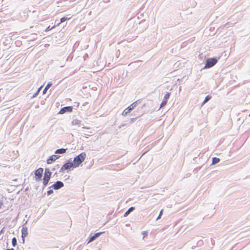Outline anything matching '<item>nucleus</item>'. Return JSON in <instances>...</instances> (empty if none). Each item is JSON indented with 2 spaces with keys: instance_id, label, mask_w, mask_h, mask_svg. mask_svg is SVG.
<instances>
[{
  "instance_id": "1",
  "label": "nucleus",
  "mask_w": 250,
  "mask_h": 250,
  "mask_svg": "<svg viewBox=\"0 0 250 250\" xmlns=\"http://www.w3.org/2000/svg\"><path fill=\"white\" fill-rule=\"evenodd\" d=\"M221 56L208 58L205 63L204 69H208L214 66L218 62Z\"/></svg>"
},
{
  "instance_id": "2",
  "label": "nucleus",
  "mask_w": 250,
  "mask_h": 250,
  "mask_svg": "<svg viewBox=\"0 0 250 250\" xmlns=\"http://www.w3.org/2000/svg\"><path fill=\"white\" fill-rule=\"evenodd\" d=\"M86 157V154L84 152L81 153L80 154L76 156L73 160V163L74 167H77L84 161Z\"/></svg>"
},
{
  "instance_id": "3",
  "label": "nucleus",
  "mask_w": 250,
  "mask_h": 250,
  "mask_svg": "<svg viewBox=\"0 0 250 250\" xmlns=\"http://www.w3.org/2000/svg\"><path fill=\"white\" fill-rule=\"evenodd\" d=\"M51 172L49 169L46 168L44 173L43 178L42 179V184L43 186H46L50 179Z\"/></svg>"
},
{
  "instance_id": "4",
  "label": "nucleus",
  "mask_w": 250,
  "mask_h": 250,
  "mask_svg": "<svg viewBox=\"0 0 250 250\" xmlns=\"http://www.w3.org/2000/svg\"><path fill=\"white\" fill-rule=\"evenodd\" d=\"M43 171V169L42 167H40L38 168L35 171V179L36 181L39 182L41 181L42 180V176Z\"/></svg>"
},
{
  "instance_id": "5",
  "label": "nucleus",
  "mask_w": 250,
  "mask_h": 250,
  "mask_svg": "<svg viewBox=\"0 0 250 250\" xmlns=\"http://www.w3.org/2000/svg\"><path fill=\"white\" fill-rule=\"evenodd\" d=\"M170 95L171 93L169 92H166V93L165 94L163 101L160 104V108L162 107L167 104Z\"/></svg>"
},
{
  "instance_id": "6",
  "label": "nucleus",
  "mask_w": 250,
  "mask_h": 250,
  "mask_svg": "<svg viewBox=\"0 0 250 250\" xmlns=\"http://www.w3.org/2000/svg\"><path fill=\"white\" fill-rule=\"evenodd\" d=\"M137 105V102H135L133 104H132L131 105H130L127 108H126L124 110L123 112V115L125 116L128 113L130 112L131 110H132Z\"/></svg>"
},
{
  "instance_id": "7",
  "label": "nucleus",
  "mask_w": 250,
  "mask_h": 250,
  "mask_svg": "<svg viewBox=\"0 0 250 250\" xmlns=\"http://www.w3.org/2000/svg\"><path fill=\"white\" fill-rule=\"evenodd\" d=\"M28 229L26 227L23 226L21 229V237L23 243H24V238L28 235Z\"/></svg>"
},
{
  "instance_id": "8",
  "label": "nucleus",
  "mask_w": 250,
  "mask_h": 250,
  "mask_svg": "<svg viewBox=\"0 0 250 250\" xmlns=\"http://www.w3.org/2000/svg\"><path fill=\"white\" fill-rule=\"evenodd\" d=\"M72 167H74V165L73 163L68 162L65 164L62 167V170H65L68 169H70Z\"/></svg>"
},
{
  "instance_id": "9",
  "label": "nucleus",
  "mask_w": 250,
  "mask_h": 250,
  "mask_svg": "<svg viewBox=\"0 0 250 250\" xmlns=\"http://www.w3.org/2000/svg\"><path fill=\"white\" fill-rule=\"evenodd\" d=\"M104 232H97L92 236L89 239L88 243H90L95 240L97 238L99 237Z\"/></svg>"
},
{
  "instance_id": "10",
  "label": "nucleus",
  "mask_w": 250,
  "mask_h": 250,
  "mask_svg": "<svg viewBox=\"0 0 250 250\" xmlns=\"http://www.w3.org/2000/svg\"><path fill=\"white\" fill-rule=\"evenodd\" d=\"M59 158V156L56 155L51 156L47 160V163L48 164H52L54 161Z\"/></svg>"
},
{
  "instance_id": "11",
  "label": "nucleus",
  "mask_w": 250,
  "mask_h": 250,
  "mask_svg": "<svg viewBox=\"0 0 250 250\" xmlns=\"http://www.w3.org/2000/svg\"><path fill=\"white\" fill-rule=\"evenodd\" d=\"M63 186V184L61 181H57L53 184L50 188H62Z\"/></svg>"
},
{
  "instance_id": "12",
  "label": "nucleus",
  "mask_w": 250,
  "mask_h": 250,
  "mask_svg": "<svg viewBox=\"0 0 250 250\" xmlns=\"http://www.w3.org/2000/svg\"><path fill=\"white\" fill-rule=\"evenodd\" d=\"M220 161V158H219L218 157H213L211 159V163L210 165V166L214 165L215 164H217L218 163H219Z\"/></svg>"
},
{
  "instance_id": "13",
  "label": "nucleus",
  "mask_w": 250,
  "mask_h": 250,
  "mask_svg": "<svg viewBox=\"0 0 250 250\" xmlns=\"http://www.w3.org/2000/svg\"><path fill=\"white\" fill-rule=\"evenodd\" d=\"M135 209V207H131L130 208H129L128 210L124 213V217H126L133 210H134Z\"/></svg>"
},
{
  "instance_id": "14",
  "label": "nucleus",
  "mask_w": 250,
  "mask_h": 250,
  "mask_svg": "<svg viewBox=\"0 0 250 250\" xmlns=\"http://www.w3.org/2000/svg\"><path fill=\"white\" fill-rule=\"evenodd\" d=\"M66 149H64V148L59 149H57L55 151V153L63 154L66 152Z\"/></svg>"
},
{
  "instance_id": "15",
  "label": "nucleus",
  "mask_w": 250,
  "mask_h": 250,
  "mask_svg": "<svg viewBox=\"0 0 250 250\" xmlns=\"http://www.w3.org/2000/svg\"><path fill=\"white\" fill-rule=\"evenodd\" d=\"M71 19V17L67 18V17H63L61 19V22H60V23H59L57 25V26H59V25L60 24V23H62V22H63L65 21H66V20H69V19Z\"/></svg>"
},
{
  "instance_id": "16",
  "label": "nucleus",
  "mask_w": 250,
  "mask_h": 250,
  "mask_svg": "<svg viewBox=\"0 0 250 250\" xmlns=\"http://www.w3.org/2000/svg\"><path fill=\"white\" fill-rule=\"evenodd\" d=\"M211 98L212 96L211 95H208L205 97L204 101L205 102V103H207L211 99Z\"/></svg>"
},
{
  "instance_id": "17",
  "label": "nucleus",
  "mask_w": 250,
  "mask_h": 250,
  "mask_svg": "<svg viewBox=\"0 0 250 250\" xmlns=\"http://www.w3.org/2000/svg\"><path fill=\"white\" fill-rule=\"evenodd\" d=\"M12 244L13 247H15L17 244V240L16 237H13L12 239Z\"/></svg>"
},
{
  "instance_id": "18",
  "label": "nucleus",
  "mask_w": 250,
  "mask_h": 250,
  "mask_svg": "<svg viewBox=\"0 0 250 250\" xmlns=\"http://www.w3.org/2000/svg\"><path fill=\"white\" fill-rule=\"evenodd\" d=\"M51 83H48L46 86H45V88L44 89L43 91V94H45L46 92V91L47 89L51 86Z\"/></svg>"
},
{
  "instance_id": "19",
  "label": "nucleus",
  "mask_w": 250,
  "mask_h": 250,
  "mask_svg": "<svg viewBox=\"0 0 250 250\" xmlns=\"http://www.w3.org/2000/svg\"><path fill=\"white\" fill-rule=\"evenodd\" d=\"M64 109H65V111L71 112L72 111V107L71 106H66L64 107Z\"/></svg>"
},
{
  "instance_id": "20",
  "label": "nucleus",
  "mask_w": 250,
  "mask_h": 250,
  "mask_svg": "<svg viewBox=\"0 0 250 250\" xmlns=\"http://www.w3.org/2000/svg\"><path fill=\"white\" fill-rule=\"evenodd\" d=\"M163 209H162L160 210V213H159V215L157 216V220H158V219H159L161 217V216H162V214H163Z\"/></svg>"
},
{
  "instance_id": "21",
  "label": "nucleus",
  "mask_w": 250,
  "mask_h": 250,
  "mask_svg": "<svg viewBox=\"0 0 250 250\" xmlns=\"http://www.w3.org/2000/svg\"><path fill=\"white\" fill-rule=\"evenodd\" d=\"M185 77H183L181 79H178L177 81L179 82V84H181L182 83H184V80Z\"/></svg>"
},
{
  "instance_id": "22",
  "label": "nucleus",
  "mask_w": 250,
  "mask_h": 250,
  "mask_svg": "<svg viewBox=\"0 0 250 250\" xmlns=\"http://www.w3.org/2000/svg\"><path fill=\"white\" fill-rule=\"evenodd\" d=\"M147 231H143L142 232V234L144 235L143 239H144L146 236L147 235Z\"/></svg>"
},
{
  "instance_id": "23",
  "label": "nucleus",
  "mask_w": 250,
  "mask_h": 250,
  "mask_svg": "<svg viewBox=\"0 0 250 250\" xmlns=\"http://www.w3.org/2000/svg\"><path fill=\"white\" fill-rule=\"evenodd\" d=\"M56 26L54 25L53 26V27H50V26H48L46 29H45V31H48L50 30H51L52 29L54 28Z\"/></svg>"
},
{
  "instance_id": "24",
  "label": "nucleus",
  "mask_w": 250,
  "mask_h": 250,
  "mask_svg": "<svg viewBox=\"0 0 250 250\" xmlns=\"http://www.w3.org/2000/svg\"><path fill=\"white\" fill-rule=\"evenodd\" d=\"M65 112V109H64V107L61 109V110L59 112L60 114H63Z\"/></svg>"
},
{
  "instance_id": "25",
  "label": "nucleus",
  "mask_w": 250,
  "mask_h": 250,
  "mask_svg": "<svg viewBox=\"0 0 250 250\" xmlns=\"http://www.w3.org/2000/svg\"><path fill=\"white\" fill-rule=\"evenodd\" d=\"M53 192V190H52V189H50V190H49L47 191V194H48V195H50V194H51V193H52Z\"/></svg>"
},
{
  "instance_id": "26",
  "label": "nucleus",
  "mask_w": 250,
  "mask_h": 250,
  "mask_svg": "<svg viewBox=\"0 0 250 250\" xmlns=\"http://www.w3.org/2000/svg\"><path fill=\"white\" fill-rule=\"evenodd\" d=\"M206 103H205V102L203 101L201 104V106H202L203 105H204Z\"/></svg>"
},
{
  "instance_id": "27",
  "label": "nucleus",
  "mask_w": 250,
  "mask_h": 250,
  "mask_svg": "<svg viewBox=\"0 0 250 250\" xmlns=\"http://www.w3.org/2000/svg\"><path fill=\"white\" fill-rule=\"evenodd\" d=\"M162 129V126H160L159 127V128L158 129V130L159 131V130H161Z\"/></svg>"
},
{
  "instance_id": "28",
  "label": "nucleus",
  "mask_w": 250,
  "mask_h": 250,
  "mask_svg": "<svg viewBox=\"0 0 250 250\" xmlns=\"http://www.w3.org/2000/svg\"><path fill=\"white\" fill-rule=\"evenodd\" d=\"M6 250H14V249L13 248H11V249H6Z\"/></svg>"
},
{
  "instance_id": "29",
  "label": "nucleus",
  "mask_w": 250,
  "mask_h": 250,
  "mask_svg": "<svg viewBox=\"0 0 250 250\" xmlns=\"http://www.w3.org/2000/svg\"><path fill=\"white\" fill-rule=\"evenodd\" d=\"M7 190L9 192L12 191H10V188H8Z\"/></svg>"
},
{
  "instance_id": "30",
  "label": "nucleus",
  "mask_w": 250,
  "mask_h": 250,
  "mask_svg": "<svg viewBox=\"0 0 250 250\" xmlns=\"http://www.w3.org/2000/svg\"><path fill=\"white\" fill-rule=\"evenodd\" d=\"M163 137V136H161V137L160 138L158 139V140L159 141L160 139H162V138Z\"/></svg>"
},
{
  "instance_id": "31",
  "label": "nucleus",
  "mask_w": 250,
  "mask_h": 250,
  "mask_svg": "<svg viewBox=\"0 0 250 250\" xmlns=\"http://www.w3.org/2000/svg\"><path fill=\"white\" fill-rule=\"evenodd\" d=\"M29 188H26L25 191H26Z\"/></svg>"
},
{
  "instance_id": "32",
  "label": "nucleus",
  "mask_w": 250,
  "mask_h": 250,
  "mask_svg": "<svg viewBox=\"0 0 250 250\" xmlns=\"http://www.w3.org/2000/svg\"><path fill=\"white\" fill-rule=\"evenodd\" d=\"M41 88H42V86L40 87V88L39 89V91H40V90L41 89Z\"/></svg>"
},
{
  "instance_id": "33",
  "label": "nucleus",
  "mask_w": 250,
  "mask_h": 250,
  "mask_svg": "<svg viewBox=\"0 0 250 250\" xmlns=\"http://www.w3.org/2000/svg\"><path fill=\"white\" fill-rule=\"evenodd\" d=\"M2 230H1L0 231V233H2Z\"/></svg>"
},
{
  "instance_id": "34",
  "label": "nucleus",
  "mask_w": 250,
  "mask_h": 250,
  "mask_svg": "<svg viewBox=\"0 0 250 250\" xmlns=\"http://www.w3.org/2000/svg\"><path fill=\"white\" fill-rule=\"evenodd\" d=\"M249 116H250V114H249Z\"/></svg>"
}]
</instances>
